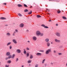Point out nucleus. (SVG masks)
I'll return each mask as SVG.
<instances>
[{
    "instance_id": "31",
    "label": "nucleus",
    "mask_w": 67,
    "mask_h": 67,
    "mask_svg": "<svg viewBox=\"0 0 67 67\" xmlns=\"http://www.w3.org/2000/svg\"><path fill=\"white\" fill-rule=\"evenodd\" d=\"M45 59H44L43 60L42 62V64H44V62H45Z\"/></svg>"
},
{
    "instance_id": "11",
    "label": "nucleus",
    "mask_w": 67,
    "mask_h": 67,
    "mask_svg": "<svg viewBox=\"0 0 67 67\" xmlns=\"http://www.w3.org/2000/svg\"><path fill=\"white\" fill-rule=\"evenodd\" d=\"M7 56H9L10 55V53L9 52H7L6 53Z\"/></svg>"
},
{
    "instance_id": "50",
    "label": "nucleus",
    "mask_w": 67,
    "mask_h": 67,
    "mask_svg": "<svg viewBox=\"0 0 67 67\" xmlns=\"http://www.w3.org/2000/svg\"><path fill=\"white\" fill-rule=\"evenodd\" d=\"M13 36H14V35H14V34L13 33Z\"/></svg>"
},
{
    "instance_id": "20",
    "label": "nucleus",
    "mask_w": 67,
    "mask_h": 67,
    "mask_svg": "<svg viewBox=\"0 0 67 67\" xmlns=\"http://www.w3.org/2000/svg\"><path fill=\"white\" fill-rule=\"evenodd\" d=\"M7 63L8 64H10L11 63V60H9L7 61Z\"/></svg>"
},
{
    "instance_id": "46",
    "label": "nucleus",
    "mask_w": 67,
    "mask_h": 67,
    "mask_svg": "<svg viewBox=\"0 0 67 67\" xmlns=\"http://www.w3.org/2000/svg\"><path fill=\"white\" fill-rule=\"evenodd\" d=\"M8 58H5V59L6 60H7V59H8Z\"/></svg>"
},
{
    "instance_id": "18",
    "label": "nucleus",
    "mask_w": 67,
    "mask_h": 67,
    "mask_svg": "<svg viewBox=\"0 0 67 67\" xmlns=\"http://www.w3.org/2000/svg\"><path fill=\"white\" fill-rule=\"evenodd\" d=\"M24 54H26V51H25V49H24Z\"/></svg>"
},
{
    "instance_id": "27",
    "label": "nucleus",
    "mask_w": 67,
    "mask_h": 67,
    "mask_svg": "<svg viewBox=\"0 0 67 67\" xmlns=\"http://www.w3.org/2000/svg\"><path fill=\"white\" fill-rule=\"evenodd\" d=\"M19 16H22V14H21L20 13H19L18 14Z\"/></svg>"
},
{
    "instance_id": "26",
    "label": "nucleus",
    "mask_w": 67,
    "mask_h": 67,
    "mask_svg": "<svg viewBox=\"0 0 67 67\" xmlns=\"http://www.w3.org/2000/svg\"><path fill=\"white\" fill-rule=\"evenodd\" d=\"M50 65L51 66H53V65H54V63L52 62H51L50 63Z\"/></svg>"
},
{
    "instance_id": "44",
    "label": "nucleus",
    "mask_w": 67,
    "mask_h": 67,
    "mask_svg": "<svg viewBox=\"0 0 67 67\" xmlns=\"http://www.w3.org/2000/svg\"><path fill=\"white\" fill-rule=\"evenodd\" d=\"M15 31L16 32H18V30H16V29H15Z\"/></svg>"
},
{
    "instance_id": "60",
    "label": "nucleus",
    "mask_w": 67,
    "mask_h": 67,
    "mask_svg": "<svg viewBox=\"0 0 67 67\" xmlns=\"http://www.w3.org/2000/svg\"><path fill=\"white\" fill-rule=\"evenodd\" d=\"M49 14H49H49V13H48V14Z\"/></svg>"
},
{
    "instance_id": "64",
    "label": "nucleus",
    "mask_w": 67,
    "mask_h": 67,
    "mask_svg": "<svg viewBox=\"0 0 67 67\" xmlns=\"http://www.w3.org/2000/svg\"><path fill=\"white\" fill-rule=\"evenodd\" d=\"M62 12H64V11L62 10Z\"/></svg>"
},
{
    "instance_id": "58",
    "label": "nucleus",
    "mask_w": 67,
    "mask_h": 67,
    "mask_svg": "<svg viewBox=\"0 0 67 67\" xmlns=\"http://www.w3.org/2000/svg\"><path fill=\"white\" fill-rule=\"evenodd\" d=\"M66 66H67V63L66 64Z\"/></svg>"
},
{
    "instance_id": "1",
    "label": "nucleus",
    "mask_w": 67,
    "mask_h": 67,
    "mask_svg": "<svg viewBox=\"0 0 67 67\" xmlns=\"http://www.w3.org/2000/svg\"><path fill=\"white\" fill-rule=\"evenodd\" d=\"M41 32L39 31H36V34L37 36H40Z\"/></svg>"
},
{
    "instance_id": "52",
    "label": "nucleus",
    "mask_w": 67,
    "mask_h": 67,
    "mask_svg": "<svg viewBox=\"0 0 67 67\" xmlns=\"http://www.w3.org/2000/svg\"><path fill=\"white\" fill-rule=\"evenodd\" d=\"M45 66H47V64H45Z\"/></svg>"
},
{
    "instance_id": "48",
    "label": "nucleus",
    "mask_w": 67,
    "mask_h": 67,
    "mask_svg": "<svg viewBox=\"0 0 67 67\" xmlns=\"http://www.w3.org/2000/svg\"><path fill=\"white\" fill-rule=\"evenodd\" d=\"M4 4L5 5H6V4H7V3H5L4 4Z\"/></svg>"
},
{
    "instance_id": "8",
    "label": "nucleus",
    "mask_w": 67,
    "mask_h": 67,
    "mask_svg": "<svg viewBox=\"0 0 67 67\" xmlns=\"http://www.w3.org/2000/svg\"><path fill=\"white\" fill-rule=\"evenodd\" d=\"M36 55H37V56H41L42 55V53H37L36 54Z\"/></svg>"
},
{
    "instance_id": "5",
    "label": "nucleus",
    "mask_w": 67,
    "mask_h": 67,
    "mask_svg": "<svg viewBox=\"0 0 67 67\" xmlns=\"http://www.w3.org/2000/svg\"><path fill=\"white\" fill-rule=\"evenodd\" d=\"M54 41L55 42L57 43H60V40H58L57 39H55Z\"/></svg>"
},
{
    "instance_id": "61",
    "label": "nucleus",
    "mask_w": 67,
    "mask_h": 67,
    "mask_svg": "<svg viewBox=\"0 0 67 67\" xmlns=\"http://www.w3.org/2000/svg\"><path fill=\"white\" fill-rule=\"evenodd\" d=\"M6 26H8V25H5Z\"/></svg>"
},
{
    "instance_id": "36",
    "label": "nucleus",
    "mask_w": 67,
    "mask_h": 67,
    "mask_svg": "<svg viewBox=\"0 0 67 67\" xmlns=\"http://www.w3.org/2000/svg\"><path fill=\"white\" fill-rule=\"evenodd\" d=\"M38 65L37 64L35 66V67H38Z\"/></svg>"
},
{
    "instance_id": "29",
    "label": "nucleus",
    "mask_w": 67,
    "mask_h": 67,
    "mask_svg": "<svg viewBox=\"0 0 67 67\" xmlns=\"http://www.w3.org/2000/svg\"><path fill=\"white\" fill-rule=\"evenodd\" d=\"M39 52H44V51L43 50H41L39 51Z\"/></svg>"
},
{
    "instance_id": "4",
    "label": "nucleus",
    "mask_w": 67,
    "mask_h": 67,
    "mask_svg": "<svg viewBox=\"0 0 67 67\" xmlns=\"http://www.w3.org/2000/svg\"><path fill=\"white\" fill-rule=\"evenodd\" d=\"M16 52L17 53H21V50L19 49H18L16 50Z\"/></svg>"
},
{
    "instance_id": "6",
    "label": "nucleus",
    "mask_w": 67,
    "mask_h": 67,
    "mask_svg": "<svg viewBox=\"0 0 67 67\" xmlns=\"http://www.w3.org/2000/svg\"><path fill=\"white\" fill-rule=\"evenodd\" d=\"M34 41H36L37 40V38L35 36H34L32 37Z\"/></svg>"
},
{
    "instance_id": "16",
    "label": "nucleus",
    "mask_w": 67,
    "mask_h": 67,
    "mask_svg": "<svg viewBox=\"0 0 67 67\" xmlns=\"http://www.w3.org/2000/svg\"><path fill=\"white\" fill-rule=\"evenodd\" d=\"M18 7H23L22 5L20 4H18Z\"/></svg>"
},
{
    "instance_id": "37",
    "label": "nucleus",
    "mask_w": 67,
    "mask_h": 67,
    "mask_svg": "<svg viewBox=\"0 0 67 67\" xmlns=\"http://www.w3.org/2000/svg\"><path fill=\"white\" fill-rule=\"evenodd\" d=\"M53 52L54 53H56V51L55 50H54Z\"/></svg>"
},
{
    "instance_id": "2",
    "label": "nucleus",
    "mask_w": 67,
    "mask_h": 67,
    "mask_svg": "<svg viewBox=\"0 0 67 67\" xmlns=\"http://www.w3.org/2000/svg\"><path fill=\"white\" fill-rule=\"evenodd\" d=\"M51 49H48L47 50L46 52V54H48L49 53V52H51Z\"/></svg>"
},
{
    "instance_id": "59",
    "label": "nucleus",
    "mask_w": 67,
    "mask_h": 67,
    "mask_svg": "<svg viewBox=\"0 0 67 67\" xmlns=\"http://www.w3.org/2000/svg\"><path fill=\"white\" fill-rule=\"evenodd\" d=\"M29 66H31V64H29Z\"/></svg>"
},
{
    "instance_id": "57",
    "label": "nucleus",
    "mask_w": 67,
    "mask_h": 67,
    "mask_svg": "<svg viewBox=\"0 0 67 67\" xmlns=\"http://www.w3.org/2000/svg\"><path fill=\"white\" fill-rule=\"evenodd\" d=\"M27 42H28V43H30V41H27Z\"/></svg>"
},
{
    "instance_id": "41",
    "label": "nucleus",
    "mask_w": 67,
    "mask_h": 67,
    "mask_svg": "<svg viewBox=\"0 0 67 67\" xmlns=\"http://www.w3.org/2000/svg\"><path fill=\"white\" fill-rule=\"evenodd\" d=\"M26 49H27L28 50H30V48H28V47H27L26 48Z\"/></svg>"
},
{
    "instance_id": "55",
    "label": "nucleus",
    "mask_w": 67,
    "mask_h": 67,
    "mask_svg": "<svg viewBox=\"0 0 67 67\" xmlns=\"http://www.w3.org/2000/svg\"><path fill=\"white\" fill-rule=\"evenodd\" d=\"M30 8H32V6H31V7H30Z\"/></svg>"
},
{
    "instance_id": "30",
    "label": "nucleus",
    "mask_w": 67,
    "mask_h": 67,
    "mask_svg": "<svg viewBox=\"0 0 67 67\" xmlns=\"http://www.w3.org/2000/svg\"><path fill=\"white\" fill-rule=\"evenodd\" d=\"M12 57V55H10L8 57V59H10V58H11Z\"/></svg>"
},
{
    "instance_id": "23",
    "label": "nucleus",
    "mask_w": 67,
    "mask_h": 67,
    "mask_svg": "<svg viewBox=\"0 0 67 67\" xmlns=\"http://www.w3.org/2000/svg\"><path fill=\"white\" fill-rule=\"evenodd\" d=\"M24 12H29V10H28L27 9H26L25 10Z\"/></svg>"
},
{
    "instance_id": "24",
    "label": "nucleus",
    "mask_w": 67,
    "mask_h": 67,
    "mask_svg": "<svg viewBox=\"0 0 67 67\" xmlns=\"http://www.w3.org/2000/svg\"><path fill=\"white\" fill-rule=\"evenodd\" d=\"M32 10H31L30 12H29L28 13V14H32Z\"/></svg>"
},
{
    "instance_id": "47",
    "label": "nucleus",
    "mask_w": 67,
    "mask_h": 67,
    "mask_svg": "<svg viewBox=\"0 0 67 67\" xmlns=\"http://www.w3.org/2000/svg\"><path fill=\"white\" fill-rule=\"evenodd\" d=\"M24 65H22L21 67H24Z\"/></svg>"
},
{
    "instance_id": "19",
    "label": "nucleus",
    "mask_w": 67,
    "mask_h": 67,
    "mask_svg": "<svg viewBox=\"0 0 67 67\" xmlns=\"http://www.w3.org/2000/svg\"><path fill=\"white\" fill-rule=\"evenodd\" d=\"M40 35L41 36H43L44 35V34H43V33H41L40 32Z\"/></svg>"
},
{
    "instance_id": "62",
    "label": "nucleus",
    "mask_w": 67,
    "mask_h": 67,
    "mask_svg": "<svg viewBox=\"0 0 67 67\" xmlns=\"http://www.w3.org/2000/svg\"><path fill=\"white\" fill-rule=\"evenodd\" d=\"M48 9H47V10H48Z\"/></svg>"
},
{
    "instance_id": "35",
    "label": "nucleus",
    "mask_w": 67,
    "mask_h": 67,
    "mask_svg": "<svg viewBox=\"0 0 67 67\" xmlns=\"http://www.w3.org/2000/svg\"><path fill=\"white\" fill-rule=\"evenodd\" d=\"M27 57H29V53L27 54Z\"/></svg>"
},
{
    "instance_id": "54",
    "label": "nucleus",
    "mask_w": 67,
    "mask_h": 67,
    "mask_svg": "<svg viewBox=\"0 0 67 67\" xmlns=\"http://www.w3.org/2000/svg\"><path fill=\"white\" fill-rule=\"evenodd\" d=\"M26 32H29V30H26Z\"/></svg>"
},
{
    "instance_id": "17",
    "label": "nucleus",
    "mask_w": 67,
    "mask_h": 67,
    "mask_svg": "<svg viewBox=\"0 0 67 67\" xmlns=\"http://www.w3.org/2000/svg\"><path fill=\"white\" fill-rule=\"evenodd\" d=\"M33 58V55H32V54L30 55V59H32Z\"/></svg>"
},
{
    "instance_id": "56",
    "label": "nucleus",
    "mask_w": 67,
    "mask_h": 67,
    "mask_svg": "<svg viewBox=\"0 0 67 67\" xmlns=\"http://www.w3.org/2000/svg\"><path fill=\"white\" fill-rule=\"evenodd\" d=\"M49 11H50L49 9H48V12H49Z\"/></svg>"
},
{
    "instance_id": "7",
    "label": "nucleus",
    "mask_w": 67,
    "mask_h": 67,
    "mask_svg": "<svg viewBox=\"0 0 67 67\" xmlns=\"http://www.w3.org/2000/svg\"><path fill=\"white\" fill-rule=\"evenodd\" d=\"M13 41L14 43V44H17V42H16V40H15V39H13Z\"/></svg>"
},
{
    "instance_id": "28",
    "label": "nucleus",
    "mask_w": 67,
    "mask_h": 67,
    "mask_svg": "<svg viewBox=\"0 0 67 67\" xmlns=\"http://www.w3.org/2000/svg\"><path fill=\"white\" fill-rule=\"evenodd\" d=\"M31 62H32L31 60H29L27 61V63H31Z\"/></svg>"
},
{
    "instance_id": "21",
    "label": "nucleus",
    "mask_w": 67,
    "mask_h": 67,
    "mask_svg": "<svg viewBox=\"0 0 67 67\" xmlns=\"http://www.w3.org/2000/svg\"><path fill=\"white\" fill-rule=\"evenodd\" d=\"M37 17L38 18H41V16L40 15H37Z\"/></svg>"
},
{
    "instance_id": "51",
    "label": "nucleus",
    "mask_w": 67,
    "mask_h": 67,
    "mask_svg": "<svg viewBox=\"0 0 67 67\" xmlns=\"http://www.w3.org/2000/svg\"><path fill=\"white\" fill-rule=\"evenodd\" d=\"M15 32H16L15 31H14L13 33H14V34H15Z\"/></svg>"
},
{
    "instance_id": "49",
    "label": "nucleus",
    "mask_w": 67,
    "mask_h": 67,
    "mask_svg": "<svg viewBox=\"0 0 67 67\" xmlns=\"http://www.w3.org/2000/svg\"><path fill=\"white\" fill-rule=\"evenodd\" d=\"M51 44H53V42H51Z\"/></svg>"
},
{
    "instance_id": "13",
    "label": "nucleus",
    "mask_w": 67,
    "mask_h": 67,
    "mask_svg": "<svg viewBox=\"0 0 67 67\" xmlns=\"http://www.w3.org/2000/svg\"><path fill=\"white\" fill-rule=\"evenodd\" d=\"M47 44L48 47H49V46H50V43H49V42H47Z\"/></svg>"
},
{
    "instance_id": "25",
    "label": "nucleus",
    "mask_w": 67,
    "mask_h": 67,
    "mask_svg": "<svg viewBox=\"0 0 67 67\" xmlns=\"http://www.w3.org/2000/svg\"><path fill=\"white\" fill-rule=\"evenodd\" d=\"M62 18H63V19L64 20H66V19H67V18H66V17L65 16H63Z\"/></svg>"
},
{
    "instance_id": "42",
    "label": "nucleus",
    "mask_w": 67,
    "mask_h": 67,
    "mask_svg": "<svg viewBox=\"0 0 67 67\" xmlns=\"http://www.w3.org/2000/svg\"><path fill=\"white\" fill-rule=\"evenodd\" d=\"M5 67H9V65H5Z\"/></svg>"
},
{
    "instance_id": "22",
    "label": "nucleus",
    "mask_w": 67,
    "mask_h": 67,
    "mask_svg": "<svg viewBox=\"0 0 67 67\" xmlns=\"http://www.w3.org/2000/svg\"><path fill=\"white\" fill-rule=\"evenodd\" d=\"M11 42L8 43L7 44V46H8V45H10V44H11Z\"/></svg>"
},
{
    "instance_id": "3",
    "label": "nucleus",
    "mask_w": 67,
    "mask_h": 67,
    "mask_svg": "<svg viewBox=\"0 0 67 67\" xmlns=\"http://www.w3.org/2000/svg\"><path fill=\"white\" fill-rule=\"evenodd\" d=\"M55 34L57 36H58V37H60V33L58 32H56Z\"/></svg>"
},
{
    "instance_id": "38",
    "label": "nucleus",
    "mask_w": 67,
    "mask_h": 67,
    "mask_svg": "<svg viewBox=\"0 0 67 67\" xmlns=\"http://www.w3.org/2000/svg\"><path fill=\"white\" fill-rule=\"evenodd\" d=\"M57 12L58 13H60L61 12L60 10H58L57 11Z\"/></svg>"
},
{
    "instance_id": "15",
    "label": "nucleus",
    "mask_w": 67,
    "mask_h": 67,
    "mask_svg": "<svg viewBox=\"0 0 67 67\" xmlns=\"http://www.w3.org/2000/svg\"><path fill=\"white\" fill-rule=\"evenodd\" d=\"M45 41L46 42H49V39L48 38H46V39Z\"/></svg>"
},
{
    "instance_id": "12",
    "label": "nucleus",
    "mask_w": 67,
    "mask_h": 67,
    "mask_svg": "<svg viewBox=\"0 0 67 67\" xmlns=\"http://www.w3.org/2000/svg\"><path fill=\"white\" fill-rule=\"evenodd\" d=\"M20 26L21 27H23L24 26V24H21L20 25Z\"/></svg>"
},
{
    "instance_id": "40",
    "label": "nucleus",
    "mask_w": 67,
    "mask_h": 67,
    "mask_svg": "<svg viewBox=\"0 0 67 67\" xmlns=\"http://www.w3.org/2000/svg\"><path fill=\"white\" fill-rule=\"evenodd\" d=\"M12 48V46H10L9 49H11Z\"/></svg>"
},
{
    "instance_id": "33",
    "label": "nucleus",
    "mask_w": 67,
    "mask_h": 67,
    "mask_svg": "<svg viewBox=\"0 0 67 67\" xmlns=\"http://www.w3.org/2000/svg\"><path fill=\"white\" fill-rule=\"evenodd\" d=\"M24 7H27V5H26L25 4H24Z\"/></svg>"
},
{
    "instance_id": "32",
    "label": "nucleus",
    "mask_w": 67,
    "mask_h": 67,
    "mask_svg": "<svg viewBox=\"0 0 67 67\" xmlns=\"http://www.w3.org/2000/svg\"><path fill=\"white\" fill-rule=\"evenodd\" d=\"M58 55H62V53H58Z\"/></svg>"
},
{
    "instance_id": "9",
    "label": "nucleus",
    "mask_w": 67,
    "mask_h": 67,
    "mask_svg": "<svg viewBox=\"0 0 67 67\" xmlns=\"http://www.w3.org/2000/svg\"><path fill=\"white\" fill-rule=\"evenodd\" d=\"M6 35L8 36H11V34L9 32H7L6 34Z\"/></svg>"
},
{
    "instance_id": "63",
    "label": "nucleus",
    "mask_w": 67,
    "mask_h": 67,
    "mask_svg": "<svg viewBox=\"0 0 67 67\" xmlns=\"http://www.w3.org/2000/svg\"><path fill=\"white\" fill-rule=\"evenodd\" d=\"M0 65H1V62H0Z\"/></svg>"
},
{
    "instance_id": "53",
    "label": "nucleus",
    "mask_w": 67,
    "mask_h": 67,
    "mask_svg": "<svg viewBox=\"0 0 67 67\" xmlns=\"http://www.w3.org/2000/svg\"><path fill=\"white\" fill-rule=\"evenodd\" d=\"M56 26H58V24H56Z\"/></svg>"
},
{
    "instance_id": "10",
    "label": "nucleus",
    "mask_w": 67,
    "mask_h": 67,
    "mask_svg": "<svg viewBox=\"0 0 67 67\" xmlns=\"http://www.w3.org/2000/svg\"><path fill=\"white\" fill-rule=\"evenodd\" d=\"M0 19H1V20H6V18L2 17L0 18Z\"/></svg>"
},
{
    "instance_id": "45",
    "label": "nucleus",
    "mask_w": 67,
    "mask_h": 67,
    "mask_svg": "<svg viewBox=\"0 0 67 67\" xmlns=\"http://www.w3.org/2000/svg\"><path fill=\"white\" fill-rule=\"evenodd\" d=\"M49 22H51V21H52V20H51V19L50 20H49Z\"/></svg>"
},
{
    "instance_id": "39",
    "label": "nucleus",
    "mask_w": 67,
    "mask_h": 67,
    "mask_svg": "<svg viewBox=\"0 0 67 67\" xmlns=\"http://www.w3.org/2000/svg\"><path fill=\"white\" fill-rule=\"evenodd\" d=\"M41 26H43V27H45V25H44V24H42L41 25Z\"/></svg>"
},
{
    "instance_id": "43",
    "label": "nucleus",
    "mask_w": 67,
    "mask_h": 67,
    "mask_svg": "<svg viewBox=\"0 0 67 67\" xmlns=\"http://www.w3.org/2000/svg\"><path fill=\"white\" fill-rule=\"evenodd\" d=\"M18 60H19V58H17L16 59V62H17V61H18Z\"/></svg>"
},
{
    "instance_id": "14",
    "label": "nucleus",
    "mask_w": 67,
    "mask_h": 67,
    "mask_svg": "<svg viewBox=\"0 0 67 67\" xmlns=\"http://www.w3.org/2000/svg\"><path fill=\"white\" fill-rule=\"evenodd\" d=\"M15 56V54H14L12 56V55L11 58L14 59V56Z\"/></svg>"
},
{
    "instance_id": "34",
    "label": "nucleus",
    "mask_w": 67,
    "mask_h": 67,
    "mask_svg": "<svg viewBox=\"0 0 67 67\" xmlns=\"http://www.w3.org/2000/svg\"><path fill=\"white\" fill-rule=\"evenodd\" d=\"M44 28H46V29H48V27L47 26H44Z\"/></svg>"
}]
</instances>
